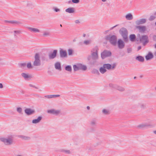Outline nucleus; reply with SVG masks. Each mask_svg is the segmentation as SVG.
<instances>
[{
    "label": "nucleus",
    "mask_w": 156,
    "mask_h": 156,
    "mask_svg": "<svg viewBox=\"0 0 156 156\" xmlns=\"http://www.w3.org/2000/svg\"><path fill=\"white\" fill-rule=\"evenodd\" d=\"M48 73L49 75L52 74V73H51V71H48Z\"/></svg>",
    "instance_id": "obj_56"
},
{
    "label": "nucleus",
    "mask_w": 156,
    "mask_h": 156,
    "mask_svg": "<svg viewBox=\"0 0 156 156\" xmlns=\"http://www.w3.org/2000/svg\"><path fill=\"white\" fill-rule=\"evenodd\" d=\"M15 33L19 34L21 33V31L20 30H15L14 31Z\"/></svg>",
    "instance_id": "obj_50"
},
{
    "label": "nucleus",
    "mask_w": 156,
    "mask_h": 156,
    "mask_svg": "<svg viewBox=\"0 0 156 156\" xmlns=\"http://www.w3.org/2000/svg\"><path fill=\"white\" fill-rule=\"evenodd\" d=\"M47 112L56 115H57L61 113V111L59 110H55L54 109H51L47 111Z\"/></svg>",
    "instance_id": "obj_7"
},
{
    "label": "nucleus",
    "mask_w": 156,
    "mask_h": 156,
    "mask_svg": "<svg viewBox=\"0 0 156 156\" xmlns=\"http://www.w3.org/2000/svg\"><path fill=\"white\" fill-rule=\"evenodd\" d=\"M72 2L75 3H78L80 2L79 0H72Z\"/></svg>",
    "instance_id": "obj_47"
},
{
    "label": "nucleus",
    "mask_w": 156,
    "mask_h": 156,
    "mask_svg": "<svg viewBox=\"0 0 156 156\" xmlns=\"http://www.w3.org/2000/svg\"><path fill=\"white\" fill-rule=\"evenodd\" d=\"M45 97L47 98H52V95H46Z\"/></svg>",
    "instance_id": "obj_49"
},
{
    "label": "nucleus",
    "mask_w": 156,
    "mask_h": 156,
    "mask_svg": "<svg viewBox=\"0 0 156 156\" xmlns=\"http://www.w3.org/2000/svg\"><path fill=\"white\" fill-rule=\"evenodd\" d=\"M17 111L19 113H21L22 111V109L20 107L18 108H17Z\"/></svg>",
    "instance_id": "obj_45"
},
{
    "label": "nucleus",
    "mask_w": 156,
    "mask_h": 156,
    "mask_svg": "<svg viewBox=\"0 0 156 156\" xmlns=\"http://www.w3.org/2000/svg\"><path fill=\"white\" fill-rule=\"evenodd\" d=\"M53 9L56 12H59L60 11V9L58 8H53Z\"/></svg>",
    "instance_id": "obj_48"
},
{
    "label": "nucleus",
    "mask_w": 156,
    "mask_h": 156,
    "mask_svg": "<svg viewBox=\"0 0 156 156\" xmlns=\"http://www.w3.org/2000/svg\"><path fill=\"white\" fill-rule=\"evenodd\" d=\"M29 86L30 87H34L36 89H37V88L35 86H34V85L32 84H29Z\"/></svg>",
    "instance_id": "obj_54"
},
{
    "label": "nucleus",
    "mask_w": 156,
    "mask_h": 156,
    "mask_svg": "<svg viewBox=\"0 0 156 156\" xmlns=\"http://www.w3.org/2000/svg\"><path fill=\"white\" fill-rule=\"evenodd\" d=\"M42 119L41 116H39L37 119H34L32 120V122L34 124H37L39 123Z\"/></svg>",
    "instance_id": "obj_19"
},
{
    "label": "nucleus",
    "mask_w": 156,
    "mask_h": 156,
    "mask_svg": "<svg viewBox=\"0 0 156 156\" xmlns=\"http://www.w3.org/2000/svg\"><path fill=\"white\" fill-rule=\"evenodd\" d=\"M146 22V20L145 19H141L137 20L135 22V23L137 25H139L145 23Z\"/></svg>",
    "instance_id": "obj_14"
},
{
    "label": "nucleus",
    "mask_w": 156,
    "mask_h": 156,
    "mask_svg": "<svg viewBox=\"0 0 156 156\" xmlns=\"http://www.w3.org/2000/svg\"><path fill=\"white\" fill-rule=\"evenodd\" d=\"M57 51V50H55L52 52L49 53L48 57L49 59H52L55 58L56 57Z\"/></svg>",
    "instance_id": "obj_11"
},
{
    "label": "nucleus",
    "mask_w": 156,
    "mask_h": 156,
    "mask_svg": "<svg viewBox=\"0 0 156 156\" xmlns=\"http://www.w3.org/2000/svg\"><path fill=\"white\" fill-rule=\"evenodd\" d=\"M10 23L13 24H15V25H20V24H21L22 23L21 22L19 21L12 20H11Z\"/></svg>",
    "instance_id": "obj_25"
},
{
    "label": "nucleus",
    "mask_w": 156,
    "mask_h": 156,
    "mask_svg": "<svg viewBox=\"0 0 156 156\" xmlns=\"http://www.w3.org/2000/svg\"><path fill=\"white\" fill-rule=\"evenodd\" d=\"M21 75L25 80L30 77V75H29L28 73H21Z\"/></svg>",
    "instance_id": "obj_27"
},
{
    "label": "nucleus",
    "mask_w": 156,
    "mask_h": 156,
    "mask_svg": "<svg viewBox=\"0 0 156 156\" xmlns=\"http://www.w3.org/2000/svg\"><path fill=\"white\" fill-rule=\"evenodd\" d=\"M155 18V17L154 16H151L149 18V20L150 21L153 20Z\"/></svg>",
    "instance_id": "obj_44"
},
{
    "label": "nucleus",
    "mask_w": 156,
    "mask_h": 156,
    "mask_svg": "<svg viewBox=\"0 0 156 156\" xmlns=\"http://www.w3.org/2000/svg\"><path fill=\"white\" fill-rule=\"evenodd\" d=\"M50 35V32L48 31H44L43 34V36L44 37L49 36Z\"/></svg>",
    "instance_id": "obj_40"
},
{
    "label": "nucleus",
    "mask_w": 156,
    "mask_h": 156,
    "mask_svg": "<svg viewBox=\"0 0 156 156\" xmlns=\"http://www.w3.org/2000/svg\"><path fill=\"white\" fill-rule=\"evenodd\" d=\"M75 23L76 24H79L80 23V22L79 20H75Z\"/></svg>",
    "instance_id": "obj_52"
},
{
    "label": "nucleus",
    "mask_w": 156,
    "mask_h": 156,
    "mask_svg": "<svg viewBox=\"0 0 156 156\" xmlns=\"http://www.w3.org/2000/svg\"><path fill=\"white\" fill-rule=\"evenodd\" d=\"M19 137L25 140H29L31 139L30 137L24 135H20L19 136Z\"/></svg>",
    "instance_id": "obj_18"
},
{
    "label": "nucleus",
    "mask_w": 156,
    "mask_h": 156,
    "mask_svg": "<svg viewBox=\"0 0 156 156\" xmlns=\"http://www.w3.org/2000/svg\"><path fill=\"white\" fill-rule=\"evenodd\" d=\"M111 52L110 51L105 50L101 53V57L102 59H104L105 58L111 56Z\"/></svg>",
    "instance_id": "obj_6"
},
{
    "label": "nucleus",
    "mask_w": 156,
    "mask_h": 156,
    "mask_svg": "<svg viewBox=\"0 0 156 156\" xmlns=\"http://www.w3.org/2000/svg\"><path fill=\"white\" fill-rule=\"evenodd\" d=\"M31 4L30 2H28L27 4V6L28 7H29L30 5H31Z\"/></svg>",
    "instance_id": "obj_57"
},
{
    "label": "nucleus",
    "mask_w": 156,
    "mask_h": 156,
    "mask_svg": "<svg viewBox=\"0 0 156 156\" xmlns=\"http://www.w3.org/2000/svg\"><path fill=\"white\" fill-rule=\"evenodd\" d=\"M154 126L152 125L147 123H144L140 124L137 126V127L140 129H144L147 127H153Z\"/></svg>",
    "instance_id": "obj_8"
},
{
    "label": "nucleus",
    "mask_w": 156,
    "mask_h": 156,
    "mask_svg": "<svg viewBox=\"0 0 156 156\" xmlns=\"http://www.w3.org/2000/svg\"><path fill=\"white\" fill-rule=\"evenodd\" d=\"M27 29H29L30 31L34 32V33L37 32L39 33L40 32V30L38 29L31 27H27Z\"/></svg>",
    "instance_id": "obj_17"
},
{
    "label": "nucleus",
    "mask_w": 156,
    "mask_h": 156,
    "mask_svg": "<svg viewBox=\"0 0 156 156\" xmlns=\"http://www.w3.org/2000/svg\"><path fill=\"white\" fill-rule=\"evenodd\" d=\"M98 48L97 46L93 48L91 51V55L92 59L94 60H97L98 58Z\"/></svg>",
    "instance_id": "obj_2"
},
{
    "label": "nucleus",
    "mask_w": 156,
    "mask_h": 156,
    "mask_svg": "<svg viewBox=\"0 0 156 156\" xmlns=\"http://www.w3.org/2000/svg\"><path fill=\"white\" fill-rule=\"evenodd\" d=\"M107 40H109L110 43L114 46L116 45L117 42V37L115 35H108L105 37Z\"/></svg>",
    "instance_id": "obj_3"
},
{
    "label": "nucleus",
    "mask_w": 156,
    "mask_h": 156,
    "mask_svg": "<svg viewBox=\"0 0 156 156\" xmlns=\"http://www.w3.org/2000/svg\"><path fill=\"white\" fill-rule=\"evenodd\" d=\"M117 85L114 84L113 83H110L109 84V86L112 88L116 89Z\"/></svg>",
    "instance_id": "obj_39"
},
{
    "label": "nucleus",
    "mask_w": 156,
    "mask_h": 156,
    "mask_svg": "<svg viewBox=\"0 0 156 156\" xmlns=\"http://www.w3.org/2000/svg\"><path fill=\"white\" fill-rule=\"evenodd\" d=\"M60 56L62 58H64L67 56V52L66 51L61 49L59 52Z\"/></svg>",
    "instance_id": "obj_16"
},
{
    "label": "nucleus",
    "mask_w": 156,
    "mask_h": 156,
    "mask_svg": "<svg viewBox=\"0 0 156 156\" xmlns=\"http://www.w3.org/2000/svg\"><path fill=\"white\" fill-rule=\"evenodd\" d=\"M129 38L131 41H134L136 39L135 35L134 34L130 35L129 36Z\"/></svg>",
    "instance_id": "obj_33"
},
{
    "label": "nucleus",
    "mask_w": 156,
    "mask_h": 156,
    "mask_svg": "<svg viewBox=\"0 0 156 156\" xmlns=\"http://www.w3.org/2000/svg\"><path fill=\"white\" fill-rule=\"evenodd\" d=\"M3 87V86L2 83H0V88H2Z\"/></svg>",
    "instance_id": "obj_58"
},
{
    "label": "nucleus",
    "mask_w": 156,
    "mask_h": 156,
    "mask_svg": "<svg viewBox=\"0 0 156 156\" xmlns=\"http://www.w3.org/2000/svg\"><path fill=\"white\" fill-rule=\"evenodd\" d=\"M4 22L5 23H10L11 20H4Z\"/></svg>",
    "instance_id": "obj_55"
},
{
    "label": "nucleus",
    "mask_w": 156,
    "mask_h": 156,
    "mask_svg": "<svg viewBox=\"0 0 156 156\" xmlns=\"http://www.w3.org/2000/svg\"><path fill=\"white\" fill-rule=\"evenodd\" d=\"M141 49V47L140 46H139L138 48V50H139Z\"/></svg>",
    "instance_id": "obj_59"
},
{
    "label": "nucleus",
    "mask_w": 156,
    "mask_h": 156,
    "mask_svg": "<svg viewBox=\"0 0 156 156\" xmlns=\"http://www.w3.org/2000/svg\"><path fill=\"white\" fill-rule=\"evenodd\" d=\"M73 68L75 71H76L80 70L79 69V65L78 64L76 65H75L73 66Z\"/></svg>",
    "instance_id": "obj_36"
},
{
    "label": "nucleus",
    "mask_w": 156,
    "mask_h": 156,
    "mask_svg": "<svg viewBox=\"0 0 156 156\" xmlns=\"http://www.w3.org/2000/svg\"><path fill=\"white\" fill-rule=\"evenodd\" d=\"M136 59L140 62H143L144 61V58L141 56H137Z\"/></svg>",
    "instance_id": "obj_30"
},
{
    "label": "nucleus",
    "mask_w": 156,
    "mask_h": 156,
    "mask_svg": "<svg viewBox=\"0 0 156 156\" xmlns=\"http://www.w3.org/2000/svg\"><path fill=\"white\" fill-rule=\"evenodd\" d=\"M68 53L69 55H71L73 53V50L72 49H69L68 50Z\"/></svg>",
    "instance_id": "obj_46"
},
{
    "label": "nucleus",
    "mask_w": 156,
    "mask_h": 156,
    "mask_svg": "<svg viewBox=\"0 0 156 156\" xmlns=\"http://www.w3.org/2000/svg\"><path fill=\"white\" fill-rule=\"evenodd\" d=\"M79 67V69L83 71H85L87 69V67L86 66L83 65L81 64H78Z\"/></svg>",
    "instance_id": "obj_20"
},
{
    "label": "nucleus",
    "mask_w": 156,
    "mask_h": 156,
    "mask_svg": "<svg viewBox=\"0 0 156 156\" xmlns=\"http://www.w3.org/2000/svg\"><path fill=\"white\" fill-rule=\"evenodd\" d=\"M119 32L124 41H127L128 33L127 29L126 28L122 27L120 30Z\"/></svg>",
    "instance_id": "obj_4"
},
{
    "label": "nucleus",
    "mask_w": 156,
    "mask_h": 156,
    "mask_svg": "<svg viewBox=\"0 0 156 156\" xmlns=\"http://www.w3.org/2000/svg\"><path fill=\"white\" fill-rule=\"evenodd\" d=\"M27 68L29 69H31L33 68V66L32 65L30 62L27 63Z\"/></svg>",
    "instance_id": "obj_41"
},
{
    "label": "nucleus",
    "mask_w": 156,
    "mask_h": 156,
    "mask_svg": "<svg viewBox=\"0 0 156 156\" xmlns=\"http://www.w3.org/2000/svg\"><path fill=\"white\" fill-rule=\"evenodd\" d=\"M65 70L70 72L72 71V68L70 66H67L65 67Z\"/></svg>",
    "instance_id": "obj_37"
},
{
    "label": "nucleus",
    "mask_w": 156,
    "mask_h": 156,
    "mask_svg": "<svg viewBox=\"0 0 156 156\" xmlns=\"http://www.w3.org/2000/svg\"><path fill=\"white\" fill-rule=\"evenodd\" d=\"M97 124V120L95 119H92L90 122V125L91 126H96Z\"/></svg>",
    "instance_id": "obj_31"
},
{
    "label": "nucleus",
    "mask_w": 156,
    "mask_h": 156,
    "mask_svg": "<svg viewBox=\"0 0 156 156\" xmlns=\"http://www.w3.org/2000/svg\"><path fill=\"white\" fill-rule=\"evenodd\" d=\"M24 112L25 114L27 115H32L34 113L35 110L30 108H27L25 109Z\"/></svg>",
    "instance_id": "obj_10"
},
{
    "label": "nucleus",
    "mask_w": 156,
    "mask_h": 156,
    "mask_svg": "<svg viewBox=\"0 0 156 156\" xmlns=\"http://www.w3.org/2000/svg\"><path fill=\"white\" fill-rule=\"evenodd\" d=\"M117 25H116L115 26L113 27H112L111 28V30L112 29L114 28V27H116L117 26Z\"/></svg>",
    "instance_id": "obj_60"
},
{
    "label": "nucleus",
    "mask_w": 156,
    "mask_h": 156,
    "mask_svg": "<svg viewBox=\"0 0 156 156\" xmlns=\"http://www.w3.org/2000/svg\"><path fill=\"white\" fill-rule=\"evenodd\" d=\"M136 28L138 29L140 32L141 33H144L146 30V27L144 26H138L136 27Z\"/></svg>",
    "instance_id": "obj_15"
},
{
    "label": "nucleus",
    "mask_w": 156,
    "mask_h": 156,
    "mask_svg": "<svg viewBox=\"0 0 156 156\" xmlns=\"http://www.w3.org/2000/svg\"><path fill=\"white\" fill-rule=\"evenodd\" d=\"M139 107L142 109H145L146 108V105L144 103H140L139 104Z\"/></svg>",
    "instance_id": "obj_35"
},
{
    "label": "nucleus",
    "mask_w": 156,
    "mask_h": 156,
    "mask_svg": "<svg viewBox=\"0 0 156 156\" xmlns=\"http://www.w3.org/2000/svg\"><path fill=\"white\" fill-rule=\"evenodd\" d=\"M132 51V49L131 48H128L127 49V52L128 53H130Z\"/></svg>",
    "instance_id": "obj_53"
},
{
    "label": "nucleus",
    "mask_w": 156,
    "mask_h": 156,
    "mask_svg": "<svg viewBox=\"0 0 156 156\" xmlns=\"http://www.w3.org/2000/svg\"><path fill=\"white\" fill-rule=\"evenodd\" d=\"M99 71L102 74H104L106 72L107 70L105 68H104L103 66L102 67L100 68Z\"/></svg>",
    "instance_id": "obj_29"
},
{
    "label": "nucleus",
    "mask_w": 156,
    "mask_h": 156,
    "mask_svg": "<svg viewBox=\"0 0 156 156\" xmlns=\"http://www.w3.org/2000/svg\"><path fill=\"white\" fill-rule=\"evenodd\" d=\"M27 65L26 63H21L20 64V68H24V67H25Z\"/></svg>",
    "instance_id": "obj_42"
},
{
    "label": "nucleus",
    "mask_w": 156,
    "mask_h": 156,
    "mask_svg": "<svg viewBox=\"0 0 156 156\" xmlns=\"http://www.w3.org/2000/svg\"><path fill=\"white\" fill-rule=\"evenodd\" d=\"M153 58V54L151 52L148 53L147 55L145 56V58L147 60H148L152 58Z\"/></svg>",
    "instance_id": "obj_21"
},
{
    "label": "nucleus",
    "mask_w": 156,
    "mask_h": 156,
    "mask_svg": "<svg viewBox=\"0 0 156 156\" xmlns=\"http://www.w3.org/2000/svg\"><path fill=\"white\" fill-rule=\"evenodd\" d=\"M92 73L97 74H99V72L98 70L96 69H94L92 71Z\"/></svg>",
    "instance_id": "obj_43"
},
{
    "label": "nucleus",
    "mask_w": 156,
    "mask_h": 156,
    "mask_svg": "<svg viewBox=\"0 0 156 156\" xmlns=\"http://www.w3.org/2000/svg\"><path fill=\"white\" fill-rule=\"evenodd\" d=\"M66 12L69 13H73L74 12L73 8H69L66 10Z\"/></svg>",
    "instance_id": "obj_26"
},
{
    "label": "nucleus",
    "mask_w": 156,
    "mask_h": 156,
    "mask_svg": "<svg viewBox=\"0 0 156 156\" xmlns=\"http://www.w3.org/2000/svg\"><path fill=\"white\" fill-rule=\"evenodd\" d=\"M126 18L128 20H131L133 19V15L130 13H129L126 15L125 16Z\"/></svg>",
    "instance_id": "obj_22"
},
{
    "label": "nucleus",
    "mask_w": 156,
    "mask_h": 156,
    "mask_svg": "<svg viewBox=\"0 0 156 156\" xmlns=\"http://www.w3.org/2000/svg\"><path fill=\"white\" fill-rule=\"evenodd\" d=\"M154 48L156 49V44L154 45Z\"/></svg>",
    "instance_id": "obj_64"
},
{
    "label": "nucleus",
    "mask_w": 156,
    "mask_h": 156,
    "mask_svg": "<svg viewBox=\"0 0 156 156\" xmlns=\"http://www.w3.org/2000/svg\"><path fill=\"white\" fill-rule=\"evenodd\" d=\"M61 151L68 154H71V151L69 150L62 149Z\"/></svg>",
    "instance_id": "obj_38"
},
{
    "label": "nucleus",
    "mask_w": 156,
    "mask_h": 156,
    "mask_svg": "<svg viewBox=\"0 0 156 156\" xmlns=\"http://www.w3.org/2000/svg\"><path fill=\"white\" fill-rule=\"evenodd\" d=\"M55 68L56 69H58L60 71L61 70V65L59 62H56L55 65Z\"/></svg>",
    "instance_id": "obj_23"
},
{
    "label": "nucleus",
    "mask_w": 156,
    "mask_h": 156,
    "mask_svg": "<svg viewBox=\"0 0 156 156\" xmlns=\"http://www.w3.org/2000/svg\"><path fill=\"white\" fill-rule=\"evenodd\" d=\"M60 96V95H52V98H54L55 97H59Z\"/></svg>",
    "instance_id": "obj_51"
},
{
    "label": "nucleus",
    "mask_w": 156,
    "mask_h": 156,
    "mask_svg": "<svg viewBox=\"0 0 156 156\" xmlns=\"http://www.w3.org/2000/svg\"><path fill=\"white\" fill-rule=\"evenodd\" d=\"M91 42V41L90 40H85L83 41V44L86 45L90 44Z\"/></svg>",
    "instance_id": "obj_34"
},
{
    "label": "nucleus",
    "mask_w": 156,
    "mask_h": 156,
    "mask_svg": "<svg viewBox=\"0 0 156 156\" xmlns=\"http://www.w3.org/2000/svg\"><path fill=\"white\" fill-rule=\"evenodd\" d=\"M92 58V57L90 55H89L87 57V60L90 61V64L91 65H94L96 63V61L94 60L93 62L90 61V60Z\"/></svg>",
    "instance_id": "obj_32"
},
{
    "label": "nucleus",
    "mask_w": 156,
    "mask_h": 156,
    "mask_svg": "<svg viewBox=\"0 0 156 156\" xmlns=\"http://www.w3.org/2000/svg\"><path fill=\"white\" fill-rule=\"evenodd\" d=\"M117 44L119 48L120 49H122L124 47L125 44L124 42L121 39H119L117 42Z\"/></svg>",
    "instance_id": "obj_13"
},
{
    "label": "nucleus",
    "mask_w": 156,
    "mask_h": 156,
    "mask_svg": "<svg viewBox=\"0 0 156 156\" xmlns=\"http://www.w3.org/2000/svg\"><path fill=\"white\" fill-rule=\"evenodd\" d=\"M140 41L143 43L144 45H145L148 42L147 36L146 35L142 36L140 38Z\"/></svg>",
    "instance_id": "obj_12"
},
{
    "label": "nucleus",
    "mask_w": 156,
    "mask_h": 156,
    "mask_svg": "<svg viewBox=\"0 0 156 156\" xmlns=\"http://www.w3.org/2000/svg\"><path fill=\"white\" fill-rule=\"evenodd\" d=\"M34 60L33 62V66H41V61L40 59V55L38 53H36L34 55Z\"/></svg>",
    "instance_id": "obj_5"
},
{
    "label": "nucleus",
    "mask_w": 156,
    "mask_h": 156,
    "mask_svg": "<svg viewBox=\"0 0 156 156\" xmlns=\"http://www.w3.org/2000/svg\"><path fill=\"white\" fill-rule=\"evenodd\" d=\"M102 113L105 115H108L110 114L109 111L108 109H104L102 110Z\"/></svg>",
    "instance_id": "obj_28"
},
{
    "label": "nucleus",
    "mask_w": 156,
    "mask_h": 156,
    "mask_svg": "<svg viewBox=\"0 0 156 156\" xmlns=\"http://www.w3.org/2000/svg\"><path fill=\"white\" fill-rule=\"evenodd\" d=\"M153 133L154 134H156V130H155V131H153Z\"/></svg>",
    "instance_id": "obj_63"
},
{
    "label": "nucleus",
    "mask_w": 156,
    "mask_h": 156,
    "mask_svg": "<svg viewBox=\"0 0 156 156\" xmlns=\"http://www.w3.org/2000/svg\"><path fill=\"white\" fill-rule=\"evenodd\" d=\"M101 1L103 2H105L107 1V0H101Z\"/></svg>",
    "instance_id": "obj_62"
},
{
    "label": "nucleus",
    "mask_w": 156,
    "mask_h": 156,
    "mask_svg": "<svg viewBox=\"0 0 156 156\" xmlns=\"http://www.w3.org/2000/svg\"><path fill=\"white\" fill-rule=\"evenodd\" d=\"M0 140L5 145H10L13 143V137L12 136H9L6 137H1Z\"/></svg>",
    "instance_id": "obj_1"
},
{
    "label": "nucleus",
    "mask_w": 156,
    "mask_h": 156,
    "mask_svg": "<svg viewBox=\"0 0 156 156\" xmlns=\"http://www.w3.org/2000/svg\"><path fill=\"white\" fill-rule=\"evenodd\" d=\"M103 66L104 68H105L106 69L110 70L114 69L116 65L114 64L112 66L109 64H103Z\"/></svg>",
    "instance_id": "obj_9"
},
{
    "label": "nucleus",
    "mask_w": 156,
    "mask_h": 156,
    "mask_svg": "<svg viewBox=\"0 0 156 156\" xmlns=\"http://www.w3.org/2000/svg\"><path fill=\"white\" fill-rule=\"evenodd\" d=\"M116 89L120 92H123L125 90V88L124 87L117 85Z\"/></svg>",
    "instance_id": "obj_24"
},
{
    "label": "nucleus",
    "mask_w": 156,
    "mask_h": 156,
    "mask_svg": "<svg viewBox=\"0 0 156 156\" xmlns=\"http://www.w3.org/2000/svg\"><path fill=\"white\" fill-rule=\"evenodd\" d=\"M87 108L88 110H89L90 109V107L89 106H87Z\"/></svg>",
    "instance_id": "obj_61"
}]
</instances>
